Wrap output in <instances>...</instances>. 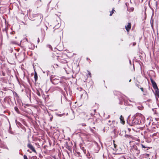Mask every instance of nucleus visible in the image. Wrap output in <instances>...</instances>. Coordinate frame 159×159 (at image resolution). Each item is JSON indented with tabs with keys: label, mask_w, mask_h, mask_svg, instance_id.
Segmentation results:
<instances>
[{
	"label": "nucleus",
	"mask_w": 159,
	"mask_h": 159,
	"mask_svg": "<svg viewBox=\"0 0 159 159\" xmlns=\"http://www.w3.org/2000/svg\"><path fill=\"white\" fill-rule=\"evenodd\" d=\"M152 85V86L154 89L157 92V90H158V88L157 86V84L156 82L153 80V79L152 78L150 79Z\"/></svg>",
	"instance_id": "1"
},
{
	"label": "nucleus",
	"mask_w": 159,
	"mask_h": 159,
	"mask_svg": "<svg viewBox=\"0 0 159 159\" xmlns=\"http://www.w3.org/2000/svg\"><path fill=\"white\" fill-rule=\"evenodd\" d=\"M27 146L29 148H30L31 150H32L33 152H36V151L35 150L34 148L31 144L29 143L28 144Z\"/></svg>",
	"instance_id": "2"
},
{
	"label": "nucleus",
	"mask_w": 159,
	"mask_h": 159,
	"mask_svg": "<svg viewBox=\"0 0 159 159\" xmlns=\"http://www.w3.org/2000/svg\"><path fill=\"white\" fill-rule=\"evenodd\" d=\"M131 27V24L130 23H128L127 26H125V29L128 32Z\"/></svg>",
	"instance_id": "3"
},
{
	"label": "nucleus",
	"mask_w": 159,
	"mask_h": 159,
	"mask_svg": "<svg viewBox=\"0 0 159 159\" xmlns=\"http://www.w3.org/2000/svg\"><path fill=\"white\" fill-rule=\"evenodd\" d=\"M120 120L121 121V123L122 124H124L125 123V121L124 120V118L122 116H120Z\"/></svg>",
	"instance_id": "4"
},
{
	"label": "nucleus",
	"mask_w": 159,
	"mask_h": 159,
	"mask_svg": "<svg viewBox=\"0 0 159 159\" xmlns=\"http://www.w3.org/2000/svg\"><path fill=\"white\" fill-rule=\"evenodd\" d=\"M158 90H157V92H156V90H155V91H156V93L157 94V96L159 98V92H158Z\"/></svg>",
	"instance_id": "5"
},
{
	"label": "nucleus",
	"mask_w": 159,
	"mask_h": 159,
	"mask_svg": "<svg viewBox=\"0 0 159 159\" xmlns=\"http://www.w3.org/2000/svg\"><path fill=\"white\" fill-rule=\"evenodd\" d=\"M24 159H28V158H27V157L26 155H25L24 156Z\"/></svg>",
	"instance_id": "6"
},
{
	"label": "nucleus",
	"mask_w": 159,
	"mask_h": 159,
	"mask_svg": "<svg viewBox=\"0 0 159 159\" xmlns=\"http://www.w3.org/2000/svg\"><path fill=\"white\" fill-rule=\"evenodd\" d=\"M141 146H142V147L143 148H146V147L144 145H143V144L141 145Z\"/></svg>",
	"instance_id": "7"
},
{
	"label": "nucleus",
	"mask_w": 159,
	"mask_h": 159,
	"mask_svg": "<svg viewBox=\"0 0 159 159\" xmlns=\"http://www.w3.org/2000/svg\"><path fill=\"white\" fill-rule=\"evenodd\" d=\"M113 10H112V11L111 12V13L110 14V16H112L113 13Z\"/></svg>",
	"instance_id": "8"
},
{
	"label": "nucleus",
	"mask_w": 159,
	"mask_h": 159,
	"mask_svg": "<svg viewBox=\"0 0 159 159\" xmlns=\"http://www.w3.org/2000/svg\"><path fill=\"white\" fill-rule=\"evenodd\" d=\"M34 78H35V79L36 80V78L37 77V75L35 74V75H34Z\"/></svg>",
	"instance_id": "9"
},
{
	"label": "nucleus",
	"mask_w": 159,
	"mask_h": 159,
	"mask_svg": "<svg viewBox=\"0 0 159 159\" xmlns=\"http://www.w3.org/2000/svg\"><path fill=\"white\" fill-rule=\"evenodd\" d=\"M15 110L16 111H17V110H18V109L17 107H15Z\"/></svg>",
	"instance_id": "10"
},
{
	"label": "nucleus",
	"mask_w": 159,
	"mask_h": 159,
	"mask_svg": "<svg viewBox=\"0 0 159 159\" xmlns=\"http://www.w3.org/2000/svg\"><path fill=\"white\" fill-rule=\"evenodd\" d=\"M88 72L89 75L90 76V77H91V73L89 71H88Z\"/></svg>",
	"instance_id": "11"
},
{
	"label": "nucleus",
	"mask_w": 159,
	"mask_h": 159,
	"mask_svg": "<svg viewBox=\"0 0 159 159\" xmlns=\"http://www.w3.org/2000/svg\"><path fill=\"white\" fill-rule=\"evenodd\" d=\"M140 89H141V91H142V92H143V88H140Z\"/></svg>",
	"instance_id": "12"
},
{
	"label": "nucleus",
	"mask_w": 159,
	"mask_h": 159,
	"mask_svg": "<svg viewBox=\"0 0 159 159\" xmlns=\"http://www.w3.org/2000/svg\"><path fill=\"white\" fill-rule=\"evenodd\" d=\"M114 147L115 148H116V145L115 144H114Z\"/></svg>",
	"instance_id": "13"
},
{
	"label": "nucleus",
	"mask_w": 159,
	"mask_h": 159,
	"mask_svg": "<svg viewBox=\"0 0 159 159\" xmlns=\"http://www.w3.org/2000/svg\"><path fill=\"white\" fill-rule=\"evenodd\" d=\"M58 66V65H57V64H54V66Z\"/></svg>",
	"instance_id": "14"
},
{
	"label": "nucleus",
	"mask_w": 159,
	"mask_h": 159,
	"mask_svg": "<svg viewBox=\"0 0 159 159\" xmlns=\"http://www.w3.org/2000/svg\"><path fill=\"white\" fill-rule=\"evenodd\" d=\"M131 81V80H129V82H130Z\"/></svg>",
	"instance_id": "15"
},
{
	"label": "nucleus",
	"mask_w": 159,
	"mask_h": 159,
	"mask_svg": "<svg viewBox=\"0 0 159 159\" xmlns=\"http://www.w3.org/2000/svg\"><path fill=\"white\" fill-rule=\"evenodd\" d=\"M40 96V94H38Z\"/></svg>",
	"instance_id": "16"
},
{
	"label": "nucleus",
	"mask_w": 159,
	"mask_h": 159,
	"mask_svg": "<svg viewBox=\"0 0 159 159\" xmlns=\"http://www.w3.org/2000/svg\"><path fill=\"white\" fill-rule=\"evenodd\" d=\"M134 45H135V44L134 43V44H133Z\"/></svg>",
	"instance_id": "17"
}]
</instances>
